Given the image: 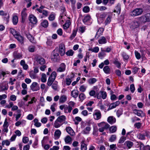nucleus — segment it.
I'll use <instances>...</instances> for the list:
<instances>
[{"mask_svg": "<svg viewBox=\"0 0 150 150\" xmlns=\"http://www.w3.org/2000/svg\"><path fill=\"white\" fill-rule=\"evenodd\" d=\"M35 46H30L28 48V50L30 52H33L35 51Z\"/></svg>", "mask_w": 150, "mask_h": 150, "instance_id": "obj_61", "label": "nucleus"}, {"mask_svg": "<svg viewBox=\"0 0 150 150\" xmlns=\"http://www.w3.org/2000/svg\"><path fill=\"white\" fill-rule=\"evenodd\" d=\"M71 24V22L69 20H67L66 21L65 24L63 25V28L64 29H68Z\"/></svg>", "mask_w": 150, "mask_h": 150, "instance_id": "obj_30", "label": "nucleus"}, {"mask_svg": "<svg viewBox=\"0 0 150 150\" xmlns=\"http://www.w3.org/2000/svg\"><path fill=\"white\" fill-rule=\"evenodd\" d=\"M137 19L139 21V23H144L146 22V18L145 17V15L142 16L138 18Z\"/></svg>", "mask_w": 150, "mask_h": 150, "instance_id": "obj_26", "label": "nucleus"}, {"mask_svg": "<svg viewBox=\"0 0 150 150\" xmlns=\"http://www.w3.org/2000/svg\"><path fill=\"white\" fill-rule=\"evenodd\" d=\"M120 104V102L118 101L111 103L109 105V108L108 109V110L115 108L117 106H118Z\"/></svg>", "mask_w": 150, "mask_h": 150, "instance_id": "obj_10", "label": "nucleus"}, {"mask_svg": "<svg viewBox=\"0 0 150 150\" xmlns=\"http://www.w3.org/2000/svg\"><path fill=\"white\" fill-rule=\"evenodd\" d=\"M30 88L33 91H37L40 89L39 85L36 82H33L30 86Z\"/></svg>", "mask_w": 150, "mask_h": 150, "instance_id": "obj_5", "label": "nucleus"}, {"mask_svg": "<svg viewBox=\"0 0 150 150\" xmlns=\"http://www.w3.org/2000/svg\"><path fill=\"white\" fill-rule=\"evenodd\" d=\"M122 56L125 60H127L129 58V56L125 52H123L122 53Z\"/></svg>", "mask_w": 150, "mask_h": 150, "instance_id": "obj_56", "label": "nucleus"}, {"mask_svg": "<svg viewBox=\"0 0 150 150\" xmlns=\"http://www.w3.org/2000/svg\"><path fill=\"white\" fill-rule=\"evenodd\" d=\"M121 11V7L120 5H117L115 7L113 11L114 12H116L118 14L120 13Z\"/></svg>", "mask_w": 150, "mask_h": 150, "instance_id": "obj_34", "label": "nucleus"}, {"mask_svg": "<svg viewBox=\"0 0 150 150\" xmlns=\"http://www.w3.org/2000/svg\"><path fill=\"white\" fill-rule=\"evenodd\" d=\"M14 37L21 44L23 43L24 38L19 33H18Z\"/></svg>", "mask_w": 150, "mask_h": 150, "instance_id": "obj_7", "label": "nucleus"}, {"mask_svg": "<svg viewBox=\"0 0 150 150\" xmlns=\"http://www.w3.org/2000/svg\"><path fill=\"white\" fill-rule=\"evenodd\" d=\"M107 40L105 38L104 36L101 37L98 40V42L99 44H103L107 43Z\"/></svg>", "mask_w": 150, "mask_h": 150, "instance_id": "obj_20", "label": "nucleus"}, {"mask_svg": "<svg viewBox=\"0 0 150 150\" xmlns=\"http://www.w3.org/2000/svg\"><path fill=\"white\" fill-rule=\"evenodd\" d=\"M124 145L128 148V149H130L133 145V142L130 141H126L124 144Z\"/></svg>", "mask_w": 150, "mask_h": 150, "instance_id": "obj_23", "label": "nucleus"}, {"mask_svg": "<svg viewBox=\"0 0 150 150\" xmlns=\"http://www.w3.org/2000/svg\"><path fill=\"white\" fill-rule=\"evenodd\" d=\"M67 96L64 95H61L59 99V103H65L67 100Z\"/></svg>", "mask_w": 150, "mask_h": 150, "instance_id": "obj_17", "label": "nucleus"}, {"mask_svg": "<svg viewBox=\"0 0 150 150\" xmlns=\"http://www.w3.org/2000/svg\"><path fill=\"white\" fill-rule=\"evenodd\" d=\"M29 20L30 22L33 24H36L37 22L36 18L33 15H31L29 16Z\"/></svg>", "mask_w": 150, "mask_h": 150, "instance_id": "obj_12", "label": "nucleus"}, {"mask_svg": "<svg viewBox=\"0 0 150 150\" xmlns=\"http://www.w3.org/2000/svg\"><path fill=\"white\" fill-rule=\"evenodd\" d=\"M73 54L74 51L71 50H69L66 53V54L68 56H72Z\"/></svg>", "mask_w": 150, "mask_h": 150, "instance_id": "obj_55", "label": "nucleus"}, {"mask_svg": "<svg viewBox=\"0 0 150 150\" xmlns=\"http://www.w3.org/2000/svg\"><path fill=\"white\" fill-rule=\"evenodd\" d=\"M65 69V65L64 63H62L59 67L57 70V72H62L64 71Z\"/></svg>", "mask_w": 150, "mask_h": 150, "instance_id": "obj_22", "label": "nucleus"}, {"mask_svg": "<svg viewBox=\"0 0 150 150\" xmlns=\"http://www.w3.org/2000/svg\"><path fill=\"white\" fill-rule=\"evenodd\" d=\"M91 129V128L89 126L86 127L85 129L83 131L84 134H88L89 133V131Z\"/></svg>", "mask_w": 150, "mask_h": 150, "instance_id": "obj_37", "label": "nucleus"}, {"mask_svg": "<svg viewBox=\"0 0 150 150\" xmlns=\"http://www.w3.org/2000/svg\"><path fill=\"white\" fill-rule=\"evenodd\" d=\"M61 131L59 129H57L55 132L54 134V137L55 139H59L61 135Z\"/></svg>", "mask_w": 150, "mask_h": 150, "instance_id": "obj_13", "label": "nucleus"}, {"mask_svg": "<svg viewBox=\"0 0 150 150\" xmlns=\"http://www.w3.org/2000/svg\"><path fill=\"white\" fill-rule=\"evenodd\" d=\"M114 63L118 68L120 67L121 64L117 60V59L115 60L114 61Z\"/></svg>", "mask_w": 150, "mask_h": 150, "instance_id": "obj_58", "label": "nucleus"}, {"mask_svg": "<svg viewBox=\"0 0 150 150\" xmlns=\"http://www.w3.org/2000/svg\"><path fill=\"white\" fill-rule=\"evenodd\" d=\"M79 94V91L77 90H74L71 92V96L74 98H76Z\"/></svg>", "mask_w": 150, "mask_h": 150, "instance_id": "obj_27", "label": "nucleus"}, {"mask_svg": "<svg viewBox=\"0 0 150 150\" xmlns=\"http://www.w3.org/2000/svg\"><path fill=\"white\" fill-rule=\"evenodd\" d=\"M26 36L29 41L33 43H35V41L34 39V37L29 33L26 34Z\"/></svg>", "mask_w": 150, "mask_h": 150, "instance_id": "obj_18", "label": "nucleus"}, {"mask_svg": "<svg viewBox=\"0 0 150 150\" xmlns=\"http://www.w3.org/2000/svg\"><path fill=\"white\" fill-rule=\"evenodd\" d=\"M108 122L110 124L112 125L116 122V119L113 116H110L108 117L107 120Z\"/></svg>", "mask_w": 150, "mask_h": 150, "instance_id": "obj_19", "label": "nucleus"}, {"mask_svg": "<svg viewBox=\"0 0 150 150\" xmlns=\"http://www.w3.org/2000/svg\"><path fill=\"white\" fill-rule=\"evenodd\" d=\"M26 8H24L23 10L21 12V14L22 20H24L27 14L26 13Z\"/></svg>", "mask_w": 150, "mask_h": 150, "instance_id": "obj_32", "label": "nucleus"}, {"mask_svg": "<svg viewBox=\"0 0 150 150\" xmlns=\"http://www.w3.org/2000/svg\"><path fill=\"white\" fill-rule=\"evenodd\" d=\"M103 70L106 74H108L110 71L109 67L108 66H105L104 67Z\"/></svg>", "mask_w": 150, "mask_h": 150, "instance_id": "obj_52", "label": "nucleus"}, {"mask_svg": "<svg viewBox=\"0 0 150 150\" xmlns=\"http://www.w3.org/2000/svg\"><path fill=\"white\" fill-rule=\"evenodd\" d=\"M94 119L96 120L100 119L101 117V114L100 111L98 110H95L93 114Z\"/></svg>", "mask_w": 150, "mask_h": 150, "instance_id": "obj_4", "label": "nucleus"}, {"mask_svg": "<svg viewBox=\"0 0 150 150\" xmlns=\"http://www.w3.org/2000/svg\"><path fill=\"white\" fill-rule=\"evenodd\" d=\"M36 61L38 63L41 65L43 64L45 62V59L40 57H36Z\"/></svg>", "mask_w": 150, "mask_h": 150, "instance_id": "obj_14", "label": "nucleus"}, {"mask_svg": "<svg viewBox=\"0 0 150 150\" xmlns=\"http://www.w3.org/2000/svg\"><path fill=\"white\" fill-rule=\"evenodd\" d=\"M10 33L15 37L18 33L14 29L11 28L10 29Z\"/></svg>", "mask_w": 150, "mask_h": 150, "instance_id": "obj_48", "label": "nucleus"}, {"mask_svg": "<svg viewBox=\"0 0 150 150\" xmlns=\"http://www.w3.org/2000/svg\"><path fill=\"white\" fill-rule=\"evenodd\" d=\"M62 124L61 122H59L57 120L55 121L54 126L56 128L59 127Z\"/></svg>", "mask_w": 150, "mask_h": 150, "instance_id": "obj_35", "label": "nucleus"}, {"mask_svg": "<svg viewBox=\"0 0 150 150\" xmlns=\"http://www.w3.org/2000/svg\"><path fill=\"white\" fill-rule=\"evenodd\" d=\"M79 101L82 102L86 98V96L84 93H81L79 96Z\"/></svg>", "mask_w": 150, "mask_h": 150, "instance_id": "obj_38", "label": "nucleus"}, {"mask_svg": "<svg viewBox=\"0 0 150 150\" xmlns=\"http://www.w3.org/2000/svg\"><path fill=\"white\" fill-rule=\"evenodd\" d=\"M106 13H105L97 15V16H98V17H99L100 18H102V19H104L106 16Z\"/></svg>", "mask_w": 150, "mask_h": 150, "instance_id": "obj_42", "label": "nucleus"}, {"mask_svg": "<svg viewBox=\"0 0 150 150\" xmlns=\"http://www.w3.org/2000/svg\"><path fill=\"white\" fill-rule=\"evenodd\" d=\"M132 69V72L133 73V74H136V73L139 69V68L136 67L133 68Z\"/></svg>", "mask_w": 150, "mask_h": 150, "instance_id": "obj_59", "label": "nucleus"}, {"mask_svg": "<svg viewBox=\"0 0 150 150\" xmlns=\"http://www.w3.org/2000/svg\"><path fill=\"white\" fill-rule=\"evenodd\" d=\"M98 126L100 127L99 130L100 132H103L105 129H107L110 127V125L104 122L98 124Z\"/></svg>", "mask_w": 150, "mask_h": 150, "instance_id": "obj_2", "label": "nucleus"}, {"mask_svg": "<svg viewBox=\"0 0 150 150\" xmlns=\"http://www.w3.org/2000/svg\"><path fill=\"white\" fill-rule=\"evenodd\" d=\"M77 31V30H73L72 33L70 37V38L71 40L73 39V38L76 36Z\"/></svg>", "mask_w": 150, "mask_h": 150, "instance_id": "obj_43", "label": "nucleus"}, {"mask_svg": "<svg viewBox=\"0 0 150 150\" xmlns=\"http://www.w3.org/2000/svg\"><path fill=\"white\" fill-rule=\"evenodd\" d=\"M66 129L67 132L71 136H73L75 135L74 131L70 127H67Z\"/></svg>", "mask_w": 150, "mask_h": 150, "instance_id": "obj_16", "label": "nucleus"}, {"mask_svg": "<svg viewBox=\"0 0 150 150\" xmlns=\"http://www.w3.org/2000/svg\"><path fill=\"white\" fill-rule=\"evenodd\" d=\"M10 144V142L8 140H5L2 141L1 144L4 146L5 144L7 146H9Z\"/></svg>", "mask_w": 150, "mask_h": 150, "instance_id": "obj_44", "label": "nucleus"}, {"mask_svg": "<svg viewBox=\"0 0 150 150\" xmlns=\"http://www.w3.org/2000/svg\"><path fill=\"white\" fill-rule=\"evenodd\" d=\"M91 18L90 16L87 15L85 16L83 19V23L85 24H86V23L90 21L91 20Z\"/></svg>", "mask_w": 150, "mask_h": 150, "instance_id": "obj_33", "label": "nucleus"}, {"mask_svg": "<svg viewBox=\"0 0 150 150\" xmlns=\"http://www.w3.org/2000/svg\"><path fill=\"white\" fill-rule=\"evenodd\" d=\"M89 50L93 52L97 53L99 51V48L98 47H96L93 49H89Z\"/></svg>", "mask_w": 150, "mask_h": 150, "instance_id": "obj_49", "label": "nucleus"}, {"mask_svg": "<svg viewBox=\"0 0 150 150\" xmlns=\"http://www.w3.org/2000/svg\"><path fill=\"white\" fill-rule=\"evenodd\" d=\"M41 25L44 28H47L48 25V21L47 20H42L41 23Z\"/></svg>", "mask_w": 150, "mask_h": 150, "instance_id": "obj_28", "label": "nucleus"}, {"mask_svg": "<svg viewBox=\"0 0 150 150\" xmlns=\"http://www.w3.org/2000/svg\"><path fill=\"white\" fill-rule=\"evenodd\" d=\"M8 88V85L5 83H2L0 84V91H4L7 90Z\"/></svg>", "mask_w": 150, "mask_h": 150, "instance_id": "obj_8", "label": "nucleus"}, {"mask_svg": "<svg viewBox=\"0 0 150 150\" xmlns=\"http://www.w3.org/2000/svg\"><path fill=\"white\" fill-rule=\"evenodd\" d=\"M72 138L69 136H67L64 139V141L66 144H71L72 143Z\"/></svg>", "mask_w": 150, "mask_h": 150, "instance_id": "obj_24", "label": "nucleus"}, {"mask_svg": "<svg viewBox=\"0 0 150 150\" xmlns=\"http://www.w3.org/2000/svg\"><path fill=\"white\" fill-rule=\"evenodd\" d=\"M105 51H102L101 52L99 53L98 54V57L102 59L103 57L105 55V53L104 52Z\"/></svg>", "mask_w": 150, "mask_h": 150, "instance_id": "obj_62", "label": "nucleus"}, {"mask_svg": "<svg viewBox=\"0 0 150 150\" xmlns=\"http://www.w3.org/2000/svg\"><path fill=\"white\" fill-rule=\"evenodd\" d=\"M140 23L137 19V20L134 21L133 22L131 28L133 29H134L139 27L140 26Z\"/></svg>", "mask_w": 150, "mask_h": 150, "instance_id": "obj_6", "label": "nucleus"}, {"mask_svg": "<svg viewBox=\"0 0 150 150\" xmlns=\"http://www.w3.org/2000/svg\"><path fill=\"white\" fill-rule=\"evenodd\" d=\"M116 149L117 147L116 144H112L110 145L109 150H116Z\"/></svg>", "mask_w": 150, "mask_h": 150, "instance_id": "obj_54", "label": "nucleus"}, {"mask_svg": "<svg viewBox=\"0 0 150 150\" xmlns=\"http://www.w3.org/2000/svg\"><path fill=\"white\" fill-rule=\"evenodd\" d=\"M81 150H86L87 147L86 145L84 143L83 141L81 142Z\"/></svg>", "mask_w": 150, "mask_h": 150, "instance_id": "obj_50", "label": "nucleus"}, {"mask_svg": "<svg viewBox=\"0 0 150 150\" xmlns=\"http://www.w3.org/2000/svg\"><path fill=\"white\" fill-rule=\"evenodd\" d=\"M147 22L150 21V13H147L145 15Z\"/></svg>", "mask_w": 150, "mask_h": 150, "instance_id": "obj_64", "label": "nucleus"}, {"mask_svg": "<svg viewBox=\"0 0 150 150\" xmlns=\"http://www.w3.org/2000/svg\"><path fill=\"white\" fill-rule=\"evenodd\" d=\"M104 31V29L103 28H100L97 32L96 35L95 36L96 38H98L100 35H101Z\"/></svg>", "mask_w": 150, "mask_h": 150, "instance_id": "obj_25", "label": "nucleus"}, {"mask_svg": "<svg viewBox=\"0 0 150 150\" xmlns=\"http://www.w3.org/2000/svg\"><path fill=\"white\" fill-rule=\"evenodd\" d=\"M116 130L117 127L116 126H112L110 128V131L112 133L115 132Z\"/></svg>", "mask_w": 150, "mask_h": 150, "instance_id": "obj_45", "label": "nucleus"}, {"mask_svg": "<svg viewBox=\"0 0 150 150\" xmlns=\"http://www.w3.org/2000/svg\"><path fill=\"white\" fill-rule=\"evenodd\" d=\"M143 10L142 8H136L131 11L130 15L132 16H135L141 15L143 13Z\"/></svg>", "mask_w": 150, "mask_h": 150, "instance_id": "obj_3", "label": "nucleus"}, {"mask_svg": "<svg viewBox=\"0 0 150 150\" xmlns=\"http://www.w3.org/2000/svg\"><path fill=\"white\" fill-rule=\"evenodd\" d=\"M73 108L70 106H68L67 107H65L64 108V111L65 113H70L71 112V110H72Z\"/></svg>", "mask_w": 150, "mask_h": 150, "instance_id": "obj_31", "label": "nucleus"}, {"mask_svg": "<svg viewBox=\"0 0 150 150\" xmlns=\"http://www.w3.org/2000/svg\"><path fill=\"white\" fill-rule=\"evenodd\" d=\"M59 56L57 50H54L51 53V59L54 62L57 61L59 59Z\"/></svg>", "mask_w": 150, "mask_h": 150, "instance_id": "obj_1", "label": "nucleus"}, {"mask_svg": "<svg viewBox=\"0 0 150 150\" xmlns=\"http://www.w3.org/2000/svg\"><path fill=\"white\" fill-rule=\"evenodd\" d=\"M59 52L61 56H63L65 53V47L63 44H60L59 46Z\"/></svg>", "mask_w": 150, "mask_h": 150, "instance_id": "obj_9", "label": "nucleus"}, {"mask_svg": "<svg viewBox=\"0 0 150 150\" xmlns=\"http://www.w3.org/2000/svg\"><path fill=\"white\" fill-rule=\"evenodd\" d=\"M148 146H144L143 144L142 143H140V150H146V149H148Z\"/></svg>", "mask_w": 150, "mask_h": 150, "instance_id": "obj_53", "label": "nucleus"}, {"mask_svg": "<svg viewBox=\"0 0 150 150\" xmlns=\"http://www.w3.org/2000/svg\"><path fill=\"white\" fill-rule=\"evenodd\" d=\"M83 11L85 13H88L90 11V8L88 6H85L83 8Z\"/></svg>", "mask_w": 150, "mask_h": 150, "instance_id": "obj_57", "label": "nucleus"}, {"mask_svg": "<svg viewBox=\"0 0 150 150\" xmlns=\"http://www.w3.org/2000/svg\"><path fill=\"white\" fill-rule=\"evenodd\" d=\"M107 94L106 92L101 91V97L103 99H105L107 98Z\"/></svg>", "mask_w": 150, "mask_h": 150, "instance_id": "obj_47", "label": "nucleus"}, {"mask_svg": "<svg viewBox=\"0 0 150 150\" xmlns=\"http://www.w3.org/2000/svg\"><path fill=\"white\" fill-rule=\"evenodd\" d=\"M89 94L90 96H93L94 97H96V96H95L96 93L93 90L89 92Z\"/></svg>", "mask_w": 150, "mask_h": 150, "instance_id": "obj_60", "label": "nucleus"}, {"mask_svg": "<svg viewBox=\"0 0 150 150\" xmlns=\"http://www.w3.org/2000/svg\"><path fill=\"white\" fill-rule=\"evenodd\" d=\"M18 107L16 105H13L12 107L11 110L12 111H14L17 110V112L18 113L21 112V110H18Z\"/></svg>", "mask_w": 150, "mask_h": 150, "instance_id": "obj_40", "label": "nucleus"}, {"mask_svg": "<svg viewBox=\"0 0 150 150\" xmlns=\"http://www.w3.org/2000/svg\"><path fill=\"white\" fill-rule=\"evenodd\" d=\"M134 112L139 116H141L143 114V112L141 110L135 109L134 110Z\"/></svg>", "mask_w": 150, "mask_h": 150, "instance_id": "obj_29", "label": "nucleus"}, {"mask_svg": "<svg viewBox=\"0 0 150 150\" xmlns=\"http://www.w3.org/2000/svg\"><path fill=\"white\" fill-rule=\"evenodd\" d=\"M66 119V117L64 115H62L58 117L57 119V120L59 122H61L63 124L64 121Z\"/></svg>", "mask_w": 150, "mask_h": 150, "instance_id": "obj_21", "label": "nucleus"}, {"mask_svg": "<svg viewBox=\"0 0 150 150\" xmlns=\"http://www.w3.org/2000/svg\"><path fill=\"white\" fill-rule=\"evenodd\" d=\"M111 16L110 15H108L107 18L105 22V25H107L110 23L111 21Z\"/></svg>", "mask_w": 150, "mask_h": 150, "instance_id": "obj_51", "label": "nucleus"}, {"mask_svg": "<svg viewBox=\"0 0 150 150\" xmlns=\"http://www.w3.org/2000/svg\"><path fill=\"white\" fill-rule=\"evenodd\" d=\"M12 21L14 25H16L17 24L18 21V18L16 16H13L12 18Z\"/></svg>", "mask_w": 150, "mask_h": 150, "instance_id": "obj_36", "label": "nucleus"}, {"mask_svg": "<svg viewBox=\"0 0 150 150\" xmlns=\"http://www.w3.org/2000/svg\"><path fill=\"white\" fill-rule=\"evenodd\" d=\"M72 80L71 79L67 78L66 79V83L67 85L68 86L69 85Z\"/></svg>", "mask_w": 150, "mask_h": 150, "instance_id": "obj_63", "label": "nucleus"}, {"mask_svg": "<svg viewBox=\"0 0 150 150\" xmlns=\"http://www.w3.org/2000/svg\"><path fill=\"white\" fill-rule=\"evenodd\" d=\"M56 76H50L47 81V85L50 86L52 84L56 78Z\"/></svg>", "mask_w": 150, "mask_h": 150, "instance_id": "obj_11", "label": "nucleus"}, {"mask_svg": "<svg viewBox=\"0 0 150 150\" xmlns=\"http://www.w3.org/2000/svg\"><path fill=\"white\" fill-rule=\"evenodd\" d=\"M97 81V79L95 78H91L88 80V82L90 84H93Z\"/></svg>", "mask_w": 150, "mask_h": 150, "instance_id": "obj_39", "label": "nucleus"}, {"mask_svg": "<svg viewBox=\"0 0 150 150\" xmlns=\"http://www.w3.org/2000/svg\"><path fill=\"white\" fill-rule=\"evenodd\" d=\"M116 135L113 134L112 135L109 139V141L111 142L115 141L116 139Z\"/></svg>", "mask_w": 150, "mask_h": 150, "instance_id": "obj_41", "label": "nucleus"}, {"mask_svg": "<svg viewBox=\"0 0 150 150\" xmlns=\"http://www.w3.org/2000/svg\"><path fill=\"white\" fill-rule=\"evenodd\" d=\"M145 136H148V133L147 132H146L145 134H137V137L139 139L144 140L145 139Z\"/></svg>", "mask_w": 150, "mask_h": 150, "instance_id": "obj_15", "label": "nucleus"}, {"mask_svg": "<svg viewBox=\"0 0 150 150\" xmlns=\"http://www.w3.org/2000/svg\"><path fill=\"white\" fill-rule=\"evenodd\" d=\"M126 137L123 136H122L119 140L118 143L119 144L123 143L126 140Z\"/></svg>", "mask_w": 150, "mask_h": 150, "instance_id": "obj_46", "label": "nucleus"}]
</instances>
